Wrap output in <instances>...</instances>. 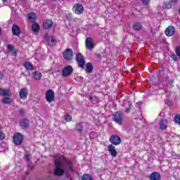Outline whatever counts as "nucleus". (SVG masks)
Listing matches in <instances>:
<instances>
[{"label": "nucleus", "instance_id": "nucleus-20", "mask_svg": "<svg viewBox=\"0 0 180 180\" xmlns=\"http://www.w3.org/2000/svg\"><path fill=\"white\" fill-rule=\"evenodd\" d=\"M75 130L80 134H82L84 130V122H78L75 124Z\"/></svg>", "mask_w": 180, "mask_h": 180}, {"label": "nucleus", "instance_id": "nucleus-42", "mask_svg": "<svg viewBox=\"0 0 180 180\" xmlns=\"http://www.w3.org/2000/svg\"><path fill=\"white\" fill-rule=\"evenodd\" d=\"M4 77L5 75H4V73L2 72H0V79H4Z\"/></svg>", "mask_w": 180, "mask_h": 180}, {"label": "nucleus", "instance_id": "nucleus-3", "mask_svg": "<svg viewBox=\"0 0 180 180\" xmlns=\"http://www.w3.org/2000/svg\"><path fill=\"white\" fill-rule=\"evenodd\" d=\"M24 140L25 136L19 132H16L13 136V143L15 146H22Z\"/></svg>", "mask_w": 180, "mask_h": 180}, {"label": "nucleus", "instance_id": "nucleus-38", "mask_svg": "<svg viewBox=\"0 0 180 180\" xmlns=\"http://www.w3.org/2000/svg\"><path fill=\"white\" fill-rule=\"evenodd\" d=\"M141 2L143 5H150V0H141Z\"/></svg>", "mask_w": 180, "mask_h": 180}, {"label": "nucleus", "instance_id": "nucleus-26", "mask_svg": "<svg viewBox=\"0 0 180 180\" xmlns=\"http://www.w3.org/2000/svg\"><path fill=\"white\" fill-rule=\"evenodd\" d=\"M141 27H143V25L140 22H135L132 25V29L136 30V32L141 30Z\"/></svg>", "mask_w": 180, "mask_h": 180}, {"label": "nucleus", "instance_id": "nucleus-19", "mask_svg": "<svg viewBox=\"0 0 180 180\" xmlns=\"http://www.w3.org/2000/svg\"><path fill=\"white\" fill-rule=\"evenodd\" d=\"M7 50L8 51V53L13 52V56H14V57H16V56H18V51L15 49V46H13V45L8 44Z\"/></svg>", "mask_w": 180, "mask_h": 180}, {"label": "nucleus", "instance_id": "nucleus-28", "mask_svg": "<svg viewBox=\"0 0 180 180\" xmlns=\"http://www.w3.org/2000/svg\"><path fill=\"white\" fill-rule=\"evenodd\" d=\"M11 102H12V99H11V98L8 96L3 97L2 103H4V105H8V103H11Z\"/></svg>", "mask_w": 180, "mask_h": 180}, {"label": "nucleus", "instance_id": "nucleus-49", "mask_svg": "<svg viewBox=\"0 0 180 180\" xmlns=\"http://www.w3.org/2000/svg\"><path fill=\"white\" fill-rule=\"evenodd\" d=\"M20 1H25V0H20Z\"/></svg>", "mask_w": 180, "mask_h": 180}, {"label": "nucleus", "instance_id": "nucleus-13", "mask_svg": "<svg viewBox=\"0 0 180 180\" xmlns=\"http://www.w3.org/2000/svg\"><path fill=\"white\" fill-rule=\"evenodd\" d=\"M27 95H29V91H27V89L22 88L20 90L19 96L20 99H27Z\"/></svg>", "mask_w": 180, "mask_h": 180}, {"label": "nucleus", "instance_id": "nucleus-12", "mask_svg": "<svg viewBox=\"0 0 180 180\" xmlns=\"http://www.w3.org/2000/svg\"><path fill=\"white\" fill-rule=\"evenodd\" d=\"M11 30L13 36H20V33H22L20 27H19L16 24L13 25Z\"/></svg>", "mask_w": 180, "mask_h": 180}, {"label": "nucleus", "instance_id": "nucleus-5", "mask_svg": "<svg viewBox=\"0 0 180 180\" xmlns=\"http://www.w3.org/2000/svg\"><path fill=\"white\" fill-rule=\"evenodd\" d=\"M74 72V68H72V66L68 65L63 68L61 72L62 77H70V75H72V72Z\"/></svg>", "mask_w": 180, "mask_h": 180}, {"label": "nucleus", "instance_id": "nucleus-46", "mask_svg": "<svg viewBox=\"0 0 180 180\" xmlns=\"http://www.w3.org/2000/svg\"><path fill=\"white\" fill-rule=\"evenodd\" d=\"M53 2H57L58 0H52Z\"/></svg>", "mask_w": 180, "mask_h": 180}, {"label": "nucleus", "instance_id": "nucleus-25", "mask_svg": "<svg viewBox=\"0 0 180 180\" xmlns=\"http://www.w3.org/2000/svg\"><path fill=\"white\" fill-rule=\"evenodd\" d=\"M32 30L34 33H37L40 32V25H39L37 23L32 22Z\"/></svg>", "mask_w": 180, "mask_h": 180}, {"label": "nucleus", "instance_id": "nucleus-29", "mask_svg": "<svg viewBox=\"0 0 180 180\" xmlns=\"http://www.w3.org/2000/svg\"><path fill=\"white\" fill-rule=\"evenodd\" d=\"M81 180H94L92 176L88 174H83L81 177Z\"/></svg>", "mask_w": 180, "mask_h": 180}, {"label": "nucleus", "instance_id": "nucleus-11", "mask_svg": "<svg viewBox=\"0 0 180 180\" xmlns=\"http://www.w3.org/2000/svg\"><path fill=\"white\" fill-rule=\"evenodd\" d=\"M166 36L171 37V36H174L175 34V27L174 26H169L165 31Z\"/></svg>", "mask_w": 180, "mask_h": 180}, {"label": "nucleus", "instance_id": "nucleus-1", "mask_svg": "<svg viewBox=\"0 0 180 180\" xmlns=\"http://www.w3.org/2000/svg\"><path fill=\"white\" fill-rule=\"evenodd\" d=\"M109 141L111 144L108 146V150L111 157L115 158L117 157V150H116L115 146H120L122 144V139L117 134H112L110 136Z\"/></svg>", "mask_w": 180, "mask_h": 180}, {"label": "nucleus", "instance_id": "nucleus-39", "mask_svg": "<svg viewBox=\"0 0 180 180\" xmlns=\"http://www.w3.org/2000/svg\"><path fill=\"white\" fill-rule=\"evenodd\" d=\"M18 112L21 116H25V109L20 108Z\"/></svg>", "mask_w": 180, "mask_h": 180}, {"label": "nucleus", "instance_id": "nucleus-34", "mask_svg": "<svg viewBox=\"0 0 180 180\" xmlns=\"http://www.w3.org/2000/svg\"><path fill=\"white\" fill-rule=\"evenodd\" d=\"M175 53H176L177 57H179V58H180V46H179L176 47Z\"/></svg>", "mask_w": 180, "mask_h": 180}, {"label": "nucleus", "instance_id": "nucleus-43", "mask_svg": "<svg viewBox=\"0 0 180 180\" xmlns=\"http://www.w3.org/2000/svg\"><path fill=\"white\" fill-rule=\"evenodd\" d=\"M172 84H174V79L169 80V84L172 86Z\"/></svg>", "mask_w": 180, "mask_h": 180}, {"label": "nucleus", "instance_id": "nucleus-48", "mask_svg": "<svg viewBox=\"0 0 180 180\" xmlns=\"http://www.w3.org/2000/svg\"><path fill=\"white\" fill-rule=\"evenodd\" d=\"M2 30L1 29V27H0V36H1V31Z\"/></svg>", "mask_w": 180, "mask_h": 180}, {"label": "nucleus", "instance_id": "nucleus-41", "mask_svg": "<svg viewBox=\"0 0 180 180\" xmlns=\"http://www.w3.org/2000/svg\"><path fill=\"white\" fill-rule=\"evenodd\" d=\"M131 108H133V105H130L129 108H126L125 112L129 113V112H130V110H131Z\"/></svg>", "mask_w": 180, "mask_h": 180}, {"label": "nucleus", "instance_id": "nucleus-31", "mask_svg": "<svg viewBox=\"0 0 180 180\" xmlns=\"http://www.w3.org/2000/svg\"><path fill=\"white\" fill-rule=\"evenodd\" d=\"M65 18L67 20H71V19H72V13H68L65 14Z\"/></svg>", "mask_w": 180, "mask_h": 180}, {"label": "nucleus", "instance_id": "nucleus-18", "mask_svg": "<svg viewBox=\"0 0 180 180\" xmlns=\"http://www.w3.org/2000/svg\"><path fill=\"white\" fill-rule=\"evenodd\" d=\"M27 19L31 23H34L37 19V15L34 12H31L27 14Z\"/></svg>", "mask_w": 180, "mask_h": 180}, {"label": "nucleus", "instance_id": "nucleus-4", "mask_svg": "<svg viewBox=\"0 0 180 180\" xmlns=\"http://www.w3.org/2000/svg\"><path fill=\"white\" fill-rule=\"evenodd\" d=\"M123 112L122 111H116L112 115V122H115L117 123V124H119L121 126V124H123Z\"/></svg>", "mask_w": 180, "mask_h": 180}, {"label": "nucleus", "instance_id": "nucleus-45", "mask_svg": "<svg viewBox=\"0 0 180 180\" xmlns=\"http://www.w3.org/2000/svg\"><path fill=\"white\" fill-rule=\"evenodd\" d=\"M3 2H8V0H2Z\"/></svg>", "mask_w": 180, "mask_h": 180}, {"label": "nucleus", "instance_id": "nucleus-14", "mask_svg": "<svg viewBox=\"0 0 180 180\" xmlns=\"http://www.w3.org/2000/svg\"><path fill=\"white\" fill-rule=\"evenodd\" d=\"M159 126L160 130H167L168 129V120L165 119H162L159 122Z\"/></svg>", "mask_w": 180, "mask_h": 180}, {"label": "nucleus", "instance_id": "nucleus-22", "mask_svg": "<svg viewBox=\"0 0 180 180\" xmlns=\"http://www.w3.org/2000/svg\"><path fill=\"white\" fill-rule=\"evenodd\" d=\"M54 175L56 176H63L64 175V169H60V167H56L54 170Z\"/></svg>", "mask_w": 180, "mask_h": 180}, {"label": "nucleus", "instance_id": "nucleus-37", "mask_svg": "<svg viewBox=\"0 0 180 180\" xmlns=\"http://www.w3.org/2000/svg\"><path fill=\"white\" fill-rule=\"evenodd\" d=\"M171 58H172L174 61H176L178 60V56L175 55V53H172L171 55Z\"/></svg>", "mask_w": 180, "mask_h": 180}, {"label": "nucleus", "instance_id": "nucleus-50", "mask_svg": "<svg viewBox=\"0 0 180 180\" xmlns=\"http://www.w3.org/2000/svg\"><path fill=\"white\" fill-rule=\"evenodd\" d=\"M0 44H1V41H0Z\"/></svg>", "mask_w": 180, "mask_h": 180}, {"label": "nucleus", "instance_id": "nucleus-30", "mask_svg": "<svg viewBox=\"0 0 180 180\" xmlns=\"http://www.w3.org/2000/svg\"><path fill=\"white\" fill-rule=\"evenodd\" d=\"M174 120L176 124H180V115L179 114L176 115L174 118Z\"/></svg>", "mask_w": 180, "mask_h": 180}, {"label": "nucleus", "instance_id": "nucleus-32", "mask_svg": "<svg viewBox=\"0 0 180 180\" xmlns=\"http://www.w3.org/2000/svg\"><path fill=\"white\" fill-rule=\"evenodd\" d=\"M49 46H50L51 47H53V46H56V39L52 37L51 39V42L49 43Z\"/></svg>", "mask_w": 180, "mask_h": 180}, {"label": "nucleus", "instance_id": "nucleus-27", "mask_svg": "<svg viewBox=\"0 0 180 180\" xmlns=\"http://www.w3.org/2000/svg\"><path fill=\"white\" fill-rule=\"evenodd\" d=\"M163 9H171L172 8V4L171 2H165L162 4Z\"/></svg>", "mask_w": 180, "mask_h": 180}, {"label": "nucleus", "instance_id": "nucleus-47", "mask_svg": "<svg viewBox=\"0 0 180 180\" xmlns=\"http://www.w3.org/2000/svg\"><path fill=\"white\" fill-rule=\"evenodd\" d=\"M141 103H139V102L137 103V105H141Z\"/></svg>", "mask_w": 180, "mask_h": 180}, {"label": "nucleus", "instance_id": "nucleus-23", "mask_svg": "<svg viewBox=\"0 0 180 180\" xmlns=\"http://www.w3.org/2000/svg\"><path fill=\"white\" fill-rule=\"evenodd\" d=\"M24 67L27 71H33V63L30 61L25 62Z\"/></svg>", "mask_w": 180, "mask_h": 180}, {"label": "nucleus", "instance_id": "nucleus-21", "mask_svg": "<svg viewBox=\"0 0 180 180\" xmlns=\"http://www.w3.org/2000/svg\"><path fill=\"white\" fill-rule=\"evenodd\" d=\"M63 161L68 167L70 171H73V169H72V161L67 159V158H65V157H63Z\"/></svg>", "mask_w": 180, "mask_h": 180}, {"label": "nucleus", "instance_id": "nucleus-15", "mask_svg": "<svg viewBox=\"0 0 180 180\" xmlns=\"http://www.w3.org/2000/svg\"><path fill=\"white\" fill-rule=\"evenodd\" d=\"M86 48L88 49V50H92L94 46V41L92 40V38L88 37L86 39L85 41Z\"/></svg>", "mask_w": 180, "mask_h": 180}, {"label": "nucleus", "instance_id": "nucleus-35", "mask_svg": "<svg viewBox=\"0 0 180 180\" xmlns=\"http://www.w3.org/2000/svg\"><path fill=\"white\" fill-rule=\"evenodd\" d=\"M65 120L66 122H71L72 120V116L70 115H67L65 117Z\"/></svg>", "mask_w": 180, "mask_h": 180}, {"label": "nucleus", "instance_id": "nucleus-24", "mask_svg": "<svg viewBox=\"0 0 180 180\" xmlns=\"http://www.w3.org/2000/svg\"><path fill=\"white\" fill-rule=\"evenodd\" d=\"M32 75L35 81H40V79H41V72L39 71H34V72H32Z\"/></svg>", "mask_w": 180, "mask_h": 180}, {"label": "nucleus", "instance_id": "nucleus-16", "mask_svg": "<svg viewBox=\"0 0 180 180\" xmlns=\"http://www.w3.org/2000/svg\"><path fill=\"white\" fill-rule=\"evenodd\" d=\"M12 95L10 89H6L4 88H0V96L4 97H9Z\"/></svg>", "mask_w": 180, "mask_h": 180}, {"label": "nucleus", "instance_id": "nucleus-8", "mask_svg": "<svg viewBox=\"0 0 180 180\" xmlns=\"http://www.w3.org/2000/svg\"><path fill=\"white\" fill-rule=\"evenodd\" d=\"M73 56H74V52L71 49H67L63 52V58L67 61H71V60H72Z\"/></svg>", "mask_w": 180, "mask_h": 180}, {"label": "nucleus", "instance_id": "nucleus-44", "mask_svg": "<svg viewBox=\"0 0 180 180\" xmlns=\"http://www.w3.org/2000/svg\"><path fill=\"white\" fill-rule=\"evenodd\" d=\"M172 4H176L178 0H170Z\"/></svg>", "mask_w": 180, "mask_h": 180}, {"label": "nucleus", "instance_id": "nucleus-9", "mask_svg": "<svg viewBox=\"0 0 180 180\" xmlns=\"http://www.w3.org/2000/svg\"><path fill=\"white\" fill-rule=\"evenodd\" d=\"M53 25H54V22H53V20L51 19H46L44 21L42 24V27L45 30H50L51 27H53Z\"/></svg>", "mask_w": 180, "mask_h": 180}, {"label": "nucleus", "instance_id": "nucleus-17", "mask_svg": "<svg viewBox=\"0 0 180 180\" xmlns=\"http://www.w3.org/2000/svg\"><path fill=\"white\" fill-rule=\"evenodd\" d=\"M150 180H161V174L158 172H153L149 176Z\"/></svg>", "mask_w": 180, "mask_h": 180}, {"label": "nucleus", "instance_id": "nucleus-10", "mask_svg": "<svg viewBox=\"0 0 180 180\" xmlns=\"http://www.w3.org/2000/svg\"><path fill=\"white\" fill-rule=\"evenodd\" d=\"M20 126L21 129H27V127L30 126V120H29L27 118H24L20 120Z\"/></svg>", "mask_w": 180, "mask_h": 180}, {"label": "nucleus", "instance_id": "nucleus-7", "mask_svg": "<svg viewBox=\"0 0 180 180\" xmlns=\"http://www.w3.org/2000/svg\"><path fill=\"white\" fill-rule=\"evenodd\" d=\"M72 11L76 15H82L84 13V6L79 3L75 4Z\"/></svg>", "mask_w": 180, "mask_h": 180}, {"label": "nucleus", "instance_id": "nucleus-6", "mask_svg": "<svg viewBox=\"0 0 180 180\" xmlns=\"http://www.w3.org/2000/svg\"><path fill=\"white\" fill-rule=\"evenodd\" d=\"M45 98L46 101L49 103H51V102H53L56 98V94H54V91L51 89L47 90L45 94Z\"/></svg>", "mask_w": 180, "mask_h": 180}, {"label": "nucleus", "instance_id": "nucleus-33", "mask_svg": "<svg viewBox=\"0 0 180 180\" xmlns=\"http://www.w3.org/2000/svg\"><path fill=\"white\" fill-rule=\"evenodd\" d=\"M6 138V136L5 135V133L0 131V141L5 140Z\"/></svg>", "mask_w": 180, "mask_h": 180}, {"label": "nucleus", "instance_id": "nucleus-40", "mask_svg": "<svg viewBox=\"0 0 180 180\" xmlns=\"http://www.w3.org/2000/svg\"><path fill=\"white\" fill-rule=\"evenodd\" d=\"M25 160H26V161H30V155L29 154H26L24 157Z\"/></svg>", "mask_w": 180, "mask_h": 180}, {"label": "nucleus", "instance_id": "nucleus-36", "mask_svg": "<svg viewBox=\"0 0 180 180\" xmlns=\"http://www.w3.org/2000/svg\"><path fill=\"white\" fill-rule=\"evenodd\" d=\"M54 164H55V165H56V167H58L60 168V167H61L62 162H61V161H60V160H56L54 161Z\"/></svg>", "mask_w": 180, "mask_h": 180}, {"label": "nucleus", "instance_id": "nucleus-2", "mask_svg": "<svg viewBox=\"0 0 180 180\" xmlns=\"http://www.w3.org/2000/svg\"><path fill=\"white\" fill-rule=\"evenodd\" d=\"M75 60L79 68H84V67H86L85 72L86 74H92L94 71V65L89 62L85 64V57H84L81 53H78L76 55Z\"/></svg>", "mask_w": 180, "mask_h": 180}]
</instances>
